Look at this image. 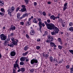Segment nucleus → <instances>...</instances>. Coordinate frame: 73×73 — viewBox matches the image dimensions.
I'll return each instance as SVG.
<instances>
[{
	"instance_id": "f257e3e1",
	"label": "nucleus",
	"mask_w": 73,
	"mask_h": 73,
	"mask_svg": "<svg viewBox=\"0 0 73 73\" xmlns=\"http://www.w3.org/2000/svg\"><path fill=\"white\" fill-rule=\"evenodd\" d=\"M44 23L47 28V29L50 30L53 29L56 33H58L59 31V29L57 27H54V25L52 23H48L46 21H44Z\"/></svg>"
},
{
	"instance_id": "f03ea898",
	"label": "nucleus",
	"mask_w": 73,
	"mask_h": 73,
	"mask_svg": "<svg viewBox=\"0 0 73 73\" xmlns=\"http://www.w3.org/2000/svg\"><path fill=\"white\" fill-rule=\"evenodd\" d=\"M38 21H39V26L40 29H39L41 31V29L42 28V21L40 18H38L37 19Z\"/></svg>"
},
{
	"instance_id": "7ed1b4c3",
	"label": "nucleus",
	"mask_w": 73,
	"mask_h": 73,
	"mask_svg": "<svg viewBox=\"0 0 73 73\" xmlns=\"http://www.w3.org/2000/svg\"><path fill=\"white\" fill-rule=\"evenodd\" d=\"M38 62V61H37V60L35 59L32 60L31 62V64L34 65H35Z\"/></svg>"
},
{
	"instance_id": "20e7f679",
	"label": "nucleus",
	"mask_w": 73,
	"mask_h": 73,
	"mask_svg": "<svg viewBox=\"0 0 73 73\" xmlns=\"http://www.w3.org/2000/svg\"><path fill=\"white\" fill-rule=\"evenodd\" d=\"M19 42L18 40H17L16 42L11 43L10 44H8V46H10V47H13L14 45H17V42Z\"/></svg>"
},
{
	"instance_id": "39448f33",
	"label": "nucleus",
	"mask_w": 73,
	"mask_h": 73,
	"mask_svg": "<svg viewBox=\"0 0 73 73\" xmlns=\"http://www.w3.org/2000/svg\"><path fill=\"white\" fill-rule=\"evenodd\" d=\"M0 38L2 40H5L6 38V37L5 36V35L3 34H1L0 35Z\"/></svg>"
},
{
	"instance_id": "423d86ee",
	"label": "nucleus",
	"mask_w": 73,
	"mask_h": 73,
	"mask_svg": "<svg viewBox=\"0 0 73 73\" xmlns=\"http://www.w3.org/2000/svg\"><path fill=\"white\" fill-rule=\"evenodd\" d=\"M18 62V59H17L16 61L15 62V63L14 64V69H16V67H17L18 68H19V65L17 64Z\"/></svg>"
},
{
	"instance_id": "0eeeda50",
	"label": "nucleus",
	"mask_w": 73,
	"mask_h": 73,
	"mask_svg": "<svg viewBox=\"0 0 73 73\" xmlns=\"http://www.w3.org/2000/svg\"><path fill=\"white\" fill-rule=\"evenodd\" d=\"M50 19H52L53 20H55L56 19H59V17H55V16H54V15H52L50 17Z\"/></svg>"
},
{
	"instance_id": "6e6552de",
	"label": "nucleus",
	"mask_w": 73,
	"mask_h": 73,
	"mask_svg": "<svg viewBox=\"0 0 73 73\" xmlns=\"http://www.w3.org/2000/svg\"><path fill=\"white\" fill-rule=\"evenodd\" d=\"M31 18H30L29 19V21L26 22V26H29L31 25Z\"/></svg>"
},
{
	"instance_id": "1a4fd4ad",
	"label": "nucleus",
	"mask_w": 73,
	"mask_h": 73,
	"mask_svg": "<svg viewBox=\"0 0 73 73\" xmlns=\"http://www.w3.org/2000/svg\"><path fill=\"white\" fill-rule=\"evenodd\" d=\"M10 55L12 57H14L16 55V52L15 51H13L11 52Z\"/></svg>"
},
{
	"instance_id": "9d476101",
	"label": "nucleus",
	"mask_w": 73,
	"mask_h": 73,
	"mask_svg": "<svg viewBox=\"0 0 73 73\" xmlns=\"http://www.w3.org/2000/svg\"><path fill=\"white\" fill-rule=\"evenodd\" d=\"M67 5H68V3H65L64 5L63 10L64 11H65L66 9H67Z\"/></svg>"
},
{
	"instance_id": "9b49d317",
	"label": "nucleus",
	"mask_w": 73,
	"mask_h": 73,
	"mask_svg": "<svg viewBox=\"0 0 73 73\" xmlns=\"http://www.w3.org/2000/svg\"><path fill=\"white\" fill-rule=\"evenodd\" d=\"M28 14L27 13H26L25 14H24L22 17H20V19H23L25 16H28Z\"/></svg>"
},
{
	"instance_id": "f8f14e48",
	"label": "nucleus",
	"mask_w": 73,
	"mask_h": 73,
	"mask_svg": "<svg viewBox=\"0 0 73 73\" xmlns=\"http://www.w3.org/2000/svg\"><path fill=\"white\" fill-rule=\"evenodd\" d=\"M25 58H25V57L23 56L20 58V60H21L22 61H25Z\"/></svg>"
},
{
	"instance_id": "ddd939ff",
	"label": "nucleus",
	"mask_w": 73,
	"mask_h": 73,
	"mask_svg": "<svg viewBox=\"0 0 73 73\" xmlns=\"http://www.w3.org/2000/svg\"><path fill=\"white\" fill-rule=\"evenodd\" d=\"M10 29L12 30V31H14V30H15V29H16V27L13 26V25H11Z\"/></svg>"
},
{
	"instance_id": "4468645a",
	"label": "nucleus",
	"mask_w": 73,
	"mask_h": 73,
	"mask_svg": "<svg viewBox=\"0 0 73 73\" xmlns=\"http://www.w3.org/2000/svg\"><path fill=\"white\" fill-rule=\"evenodd\" d=\"M12 10H11V9H9L7 10V12H8V15H10L13 12Z\"/></svg>"
},
{
	"instance_id": "2eb2a0df",
	"label": "nucleus",
	"mask_w": 73,
	"mask_h": 73,
	"mask_svg": "<svg viewBox=\"0 0 73 73\" xmlns=\"http://www.w3.org/2000/svg\"><path fill=\"white\" fill-rule=\"evenodd\" d=\"M35 33V31L33 30H32L31 31L30 33L31 35H34Z\"/></svg>"
},
{
	"instance_id": "dca6fc26",
	"label": "nucleus",
	"mask_w": 73,
	"mask_h": 73,
	"mask_svg": "<svg viewBox=\"0 0 73 73\" xmlns=\"http://www.w3.org/2000/svg\"><path fill=\"white\" fill-rule=\"evenodd\" d=\"M11 40L13 42H17V40H18L15 39L14 38L12 37L11 38Z\"/></svg>"
},
{
	"instance_id": "f3484780",
	"label": "nucleus",
	"mask_w": 73,
	"mask_h": 73,
	"mask_svg": "<svg viewBox=\"0 0 73 73\" xmlns=\"http://www.w3.org/2000/svg\"><path fill=\"white\" fill-rule=\"evenodd\" d=\"M21 12H25L27 11V9L26 8H22L21 9Z\"/></svg>"
},
{
	"instance_id": "a211bd4d",
	"label": "nucleus",
	"mask_w": 73,
	"mask_h": 73,
	"mask_svg": "<svg viewBox=\"0 0 73 73\" xmlns=\"http://www.w3.org/2000/svg\"><path fill=\"white\" fill-rule=\"evenodd\" d=\"M48 37L49 39H52V40H53V39H54V38H53V36H50L49 35L48 36Z\"/></svg>"
},
{
	"instance_id": "6ab92c4d",
	"label": "nucleus",
	"mask_w": 73,
	"mask_h": 73,
	"mask_svg": "<svg viewBox=\"0 0 73 73\" xmlns=\"http://www.w3.org/2000/svg\"><path fill=\"white\" fill-rule=\"evenodd\" d=\"M0 5L1 6H3L4 5V2L3 1H0Z\"/></svg>"
},
{
	"instance_id": "aec40b11",
	"label": "nucleus",
	"mask_w": 73,
	"mask_h": 73,
	"mask_svg": "<svg viewBox=\"0 0 73 73\" xmlns=\"http://www.w3.org/2000/svg\"><path fill=\"white\" fill-rule=\"evenodd\" d=\"M33 22H34V23H37V20H36V19L35 18L33 19Z\"/></svg>"
},
{
	"instance_id": "412c9836",
	"label": "nucleus",
	"mask_w": 73,
	"mask_h": 73,
	"mask_svg": "<svg viewBox=\"0 0 73 73\" xmlns=\"http://www.w3.org/2000/svg\"><path fill=\"white\" fill-rule=\"evenodd\" d=\"M69 30L71 32H73V27H71L70 28H69Z\"/></svg>"
},
{
	"instance_id": "4be33fe9",
	"label": "nucleus",
	"mask_w": 73,
	"mask_h": 73,
	"mask_svg": "<svg viewBox=\"0 0 73 73\" xmlns=\"http://www.w3.org/2000/svg\"><path fill=\"white\" fill-rule=\"evenodd\" d=\"M51 35H56V32H55V31H53L51 33Z\"/></svg>"
},
{
	"instance_id": "5701e85b",
	"label": "nucleus",
	"mask_w": 73,
	"mask_h": 73,
	"mask_svg": "<svg viewBox=\"0 0 73 73\" xmlns=\"http://www.w3.org/2000/svg\"><path fill=\"white\" fill-rule=\"evenodd\" d=\"M28 52L27 51V52H26L25 53H23V55L24 56H26L27 55V54H28Z\"/></svg>"
},
{
	"instance_id": "b1692460",
	"label": "nucleus",
	"mask_w": 73,
	"mask_h": 73,
	"mask_svg": "<svg viewBox=\"0 0 73 73\" xmlns=\"http://www.w3.org/2000/svg\"><path fill=\"white\" fill-rule=\"evenodd\" d=\"M53 61L55 62H56V63H57L58 62V61H57V59H56L55 58H54V60H53Z\"/></svg>"
},
{
	"instance_id": "393cba45",
	"label": "nucleus",
	"mask_w": 73,
	"mask_h": 73,
	"mask_svg": "<svg viewBox=\"0 0 73 73\" xmlns=\"http://www.w3.org/2000/svg\"><path fill=\"white\" fill-rule=\"evenodd\" d=\"M24 64V62H21L20 63V65H23Z\"/></svg>"
},
{
	"instance_id": "a878e982",
	"label": "nucleus",
	"mask_w": 73,
	"mask_h": 73,
	"mask_svg": "<svg viewBox=\"0 0 73 73\" xmlns=\"http://www.w3.org/2000/svg\"><path fill=\"white\" fill-rule=\"evenodd\" d=\"M69 52L70 53L72 54H73V50H69Z\"/></svg>"
},
{
	"instance_id": "bb28decb",
	"label": "nucleus",
	"mask_w": 73,
	"mask_h": 73,
	"mask_svg": "<svg viewBox=\"0 0 73 73\" xmlns=\"http://www.w3.org/2000/svg\"><path fill=\"white\" fill-rule=\"evenodd\" d=\"M58 21L59 22H60V23H62V19L60 18L58 20Z\"/></svg>"
},
{
	"instance_id": "cd10ccee",
	"label": "nucleus",
	"mask_w": 73,
	"mask_h": 73,
	"mask_svg": "<svg viewBox=\"0 0 73 73\" xmlns=\"http://www.w3.org/2000/svg\"><path fill=\"white\" fill-rule=\"evenodd\" d=\"M58 48L59 49H61L62 48V46L60 45H59L58 46Z\"/></svg>"
},
{
	"instance_id": "c85d7f7f",
	"label": "nucleus",
	"mask_w": 73,
	"mask_h": 73,
	"mask_svg": "<svg viewBox=\"0 0 73 73\" xmlns=\"http://www.w3.org/2000/svg\"><path fill=\"white\" fill-rule=\"evenodd\" d=\"M20 13L17 14V17L18 19H19V18H20Z\"/></svg>"
},
{
	"instance_id": "c756f323",
	"label": "nucleus",
	"mask_w": 73,
	"mask_h": 73,
	"mask_svg": "<svg viewBox=\"0 0 73 73\" xmlns=\"http://www.w3.org/2000/svg\"><path fill=\"white\" fill-rule=\"evenodd\" d=\"M50 61H53V57H50Z\"/></svg>"
},
{
	"instance_id": "7c9ffc66",
	"label": "nucleus",
	"mask_w": 73,
	"mask_h": 73,
	"mask_svg": "<svg viewBox=\"0 0 73 73\" xmlns=\"http://www.w3.org/2000/svg\"><path fill=\"white\" fill-rule=\"evenodd\" d=\"M69 26H70V27H71V26H72V25H73V23L72 22L69 23Z\"/></svg>"
},
{
	"instance_id": "2f4dec72",
	"label": "nucleus",
	"mask_w": 73,
	"mask_h": 73,
	"mask_svg": "<svg viewBox=\"0 0 73 73\" xmlns=\"http://www.w3.org/2000/svg\"><path fill=\"white\" fill-rule=\"evenodd\" d=\"M58 42H61V41H62L61 39L60 38H58Z\"/></svg>"
},
{
	"instance_id": "473e14b6",
	"label": "nucleus",
	"mask_w": 73,
	"mask_h": 73,
	"mask_svg": "<svg viewBox=\"0 0 73 73\" xmlns=\"http://www.w3.org/2000/svg\"><path fill=\"white\" fill-rule=\"evenodd\" d=\"M34 71H35V70L34 69H31L30 70V72H31V73H33V72H34Z\"/></svg>"
},
{
	"instance_id": "72a5a7b5",
	"label": "nucleus",
	"mask_w": 73,
	"mask_h": 73,
	"mask_svg": "<svg viewBox=\"0 0 73 73\" xmlns=\"http://www.w3.org/2000/svg\"><path fill=\"white\" fill-rule=\"evenodd\" d=\"M21 71H22V72H24V71H25V68H21Z\"/></svg>"
},
{
	"instance_id": "f704fd0d",
	"label": "nucleus",
	"mask_w": 73,
	"mask_h": 73,
	"mask_svg": "<svg viewBox=\"0 0 73 73\" xmlns=\"http://www.w3.org/2000/svg\"><path fill=\"white\" fill-rule=\"evenodd\" d=\"M1 12H5V11H4V9L2 8L1 9Z\"/></svg>"
},
{
	"instance_id": "c9c22d12",
	"label": "nucleus",
	"mask_w": 73,
	"mask_h": 73,
	"mask_svg": "<svg viewBox=\"0 0 73 73\" xmlns=\"http://www.w3.org/2000/svg\"><path fill=\"white\" fill-rule=\"evenodd\" d=\"M11 11H14L15 10V7L13 6H12L11 7Z\"/></svg>"
},
{
	"instance_id": "e433bc0d",
	"label": "nucleus",
	"mask_w": 73,
	"mask_h": 73,
	"mask_svg": "<svg viewBox=\"0 0 73 73\" xmlns=\"http://www.w3.org/2000/svg\"><path fill=\"white\" fill-rule=\"evenodd\" d=\"M29 1V0H25V1L27 4H28V1Z\"/></svg>"
},
{
	"instance_id": "4c0bfd02",
	"label": "nucleus",
	"mask_w": 73,
	"mask_h": 73,
	"mask_svg": "<svg viewBox=\"0 0 73 73\" xmlns=\"http://www.w3.org/2000/svg\"><path fill=\"white\" fill-rule=\"evenodd\" d=\"M42 14L44 16H46V13L44 11L43 12Z\"/></svg>"
},
{
	"instance_id": "58836bf2",
	"label": "nucleus",
	"mask_w": 73,
	"mask_h": 73,
	"mask_svg": "<svg viewBox=\"0 0 73 73\" xmlns=\"http://www.w3.org/2000/svg\"><path fill=\"white\" fill-rule=\"evenodd\" d=\"M0 15H1V16H3V15H4V14L1 12H0Z\"/></svg>"
},
{
	"instance_id": "ea45409f",
	"label": "nucleus",
	"mask_w": 73,
	"mask_h": 73,
	"mask_svg": "<svg viewBox=\"0 0 73 73\" xmlns=\"http://www.w3.org/2000/svg\"><path fill=\"white\" fill-rule=\"evenodd\" d=\"M27 49H28V48H27V47L25 46L24 48V50H27Z\"/></svg>"
},
{
	"instance_id": "a19ab883",
	"label": "nucleus",
	"mask_w": 73,
	"mask_h": 73,
	"mask_svg": "<svg viewBox=\"0 0 73 73\" xmlns=\"http://www.w3.org/2000/svg\"><path fill=\"white\" fill-rule=\"evenodd\" d=\"M26 37L27 38H29V36L28 35V34H26Z\"/></svg>"
},
{
	"instance_id": "79ce46f5",
	"label": "nucleus",
	"mask_w": 73,
	"mask_h": 73,
	"mask_svg": "<svg viewBox=\"0 0 73 73\" xmlns=\"http://www.w3.org/2000/svg\"><path fill=\"white\" fill-rule=\"evenodd\" d=\"M47 21L48 23H50V19L47 20Z\"/></svg>"
},
{
	"instance_id": "37998d69",
	"label": "nucleus",
	"mask_w": 73,
	"mask_h": 73,
	"mask_svg": "<svg viewBox=\"0 0 73 73\" xmlns=\"http://www.w3.org/2000/svg\"><path fill=\"white\" fill-rule=\"evenodd\" d=\"M36 48L37 49H39L40 48V46H37L36 47Z\"/></svg>"
},
{
	"instance_id": "c03bdc74",
	"label": "nucleus",
	"mask_w": 73,
	"mask_h": 73,
	"mask_svg": "<svg viewBox=\"0 0 73 73\" xmlns=\"http://www.w3.org/2000/svg\"><path fill=\"white\" fill-rule=\"evenodd\" d=\"M41 41V39L40 38L37 39V41L38 42H39V41Z\"/></svg>"
},
{
	"instance_id": "a18cd8bd",
	"label": "nucleus",
	"mask_w": 73,
	"mask_h": 73,
	"mask_svg": "<svg viewBox=\"0 0 73 73\" xmlns=\"http://www.w3.org/2000/svg\"><path fill=\"white\" fill-rule=\"evenodd\" d=\"M51 46H54L55 48L56 47V45H55V44L54 43V44L53 45H51Z\"/></svg>"
},
{
	"instance_id": "49530a36",
	"label": "nucleus",
	"mask_w": 73,
	"mask_h": 73,
	"mask_svg": "<svg viewBox=\"0 0 73 73\" xmlns=\"http://www.w3.org/2000/svg\"><path fill=\"white\" fill-rule=\"evenodd\" d=\"M22 7L23 8H25V5H22Z\"/></svg>"
},
{
	"instance_id": "de8ad7c7",
	"label": "nucleus",
	"mask_w": 73,
	"mask_h": 73,
	"mask_svg": "<svg viewBox=\"0 0 73 73\" xmlns=\"http://www.w3.org/2000/svg\"><path fill=\"white\" fill-rule=\"evenodd\" d=\"M51 45H53L54 44V43H53V42H50V44Z\"/></svg>"
},
{
	"instance_id": "09e8293b",
	"label": "nucleus",
	"mask_w": 73,
	"mask_h": 73,
	"mask_svg": "<svg viewBox=\"0 0 73 73\" xmlns=\"http://www.w3.org/2000/svg\"><path fill=\"white\" fill-rule=\"evenodd\" d=\"M20 9V8L19 7H18L17 8V9L16 10V12H18V11Z\"/></svg>"
},
{
	"instance_id": "8fccbe9b",
	"label": "nucleus",
	"mask_w": 73,
	"mask_h": 73,
	"mask_svg": "<svg viewBox=\"0 0 73 73\" xmlns=\"http://www.w3.org/2000/svg\"><path fill=\"white\" fill-rule=\"evenodd\" d=\"M34 6H36L37 5V3L36 2H34Z\"/></svg>"
},
{
	"instance_id": "3c124183",
	"label": "nucleus",
	"mask_w": 73,
	"mask_h": 73,
	"mask_svg": "<svg viewBox=\"0 0 73 73\" xmlns=\"http://www.w3.org/2000/svg\"><path fill=\"white\" fill-rule=\"evenodd\" d=\"M69 65H68L66 66V68L67 69H69Z\"/></svg>"
},
{
	"instance_id": "603ef678",
	"label": "nucleus",
	"mask_w": 73,
	"mask_h": 73,
	"mask_svg": "<svg viewBox=\"0 0 73 73\" xmlns=\"http://www.w3.org/2000/svg\"><path fill=\"white\" fill-rule=\"evenodd\" d=\"M42 25L44 27H45V24L44 23H42Z\"/></svg>"
},
{
	"instance_id": "864d4df0",
	"label": "nucleus",
	"mask_w": 73,
	"mask_h": 73,
	"mask_svg": "<svg viewBox=\"0 0 73 73\" xmlns=\"http://www.w3.org/2000/svg\"><path fill=\"white\" fill-rule=\"evenodd\" d=\"M10 36H11V37H13V33H11V35H10Z\"/></svg>"
},
{
	"instance_id": "5fc2aeb1",
	"label": "nucleus",
	"mask_w": 73,
	"mask_h": 73,
	"mask_svg": "<svg viewBox=\"0 0 73 73\" xmlns=\"http://www.w3.org/2000/svg\"><path fill=\"white\" fill-rule=\"evenodd\" d=\"M24 22H21V25H24Z\"/></svg>"
},
{
	"instance_id": "6e6d98bb",
	"label": "nucleus",
	"mask_w": 73,
	"mask_h": 73,
	"mask_svg": "<svg viewBox=\"0 0 73 73\" xmlns=\"http://www.w3.org/2000/svg\"><path fill=\"white\" fill-rule=\"evenodd\" d=\"M13 73H16V70H15V69H13Z\"/></svg>"
},
{
	"instance_id": "4d7b16f0",
	"label": "nucleus",
	"mask_w": 73,
	"mask_h": 73,
	"mask_svg": "<svg viewBox=\"0 0 73 73\" xmlns=\"http://www.w3.org/2000/svg\"><path fill=\"white\" fill-rule=\"evenodd\" d=\"M26 61L27 62L29 61V59L27 58L26 60Z\"/></svg>"
},
{
	"instance_id": "13d9d810",
	"label": "nucleus",
	"mask_w": 73,
	"mask_h": 73,
	"mask_svg": "<svg viewBox=\"0 0 73 73\" xmlns=\"http://www.w3.org/2000/svg\"><path fill=\"white\" fill-rule=\"evenodd\" d=\"M70 70H72L73 71V66H72V68H70Z\"/></svg>"
},
{
	"instance_id": "bf43d9fd",
	"label": "nucleus",
	"mask_w": 73,
	"mask_h": 73,
	"mask_svg": "<svg viewBox=\"0 0 73 73\" xmlns=\"http://www.w3.org/2000/svg\"><path fill=\"white\" fill-rule=\"evenodd\" d=\"M49 41L50 42H51L52 41H53V40L51 39L50 40H49Z\"/></svg>"
},
{
	"instance_id": "052dcab7",
	"label": "nucleus",
	"mask_w": 73,
	"mask_h": 73,
	"mask_svg": "<svg viewBox=\"0 0 73 73\" xmlns=\"http://www.w3.org/2000/svg\"><path fill=\"white\" fill-rule=\"evenodd\" d=\"M48 4H51V2L50 1H49L48 2Z\"/></svg>"
},
{
	"instance_id": "680f3d73",
	"label": "nucleus",
	"mask_w": 73,
	"mask_h": 73,
	"mask_svg": "<svg viewBox=\"0 0 73 73\" xmlns=\"http://www.w3.org/2000/svg\"><path fill=\"white\" fill-rule=\"evenodd\" d=\"M20 71H21V70L19 69L18 70H17V72H20Z\"/></svg>"
},
{
	"instance_id": "e2e57ef3",
	"label": "nucleus",
	"mask_w": 73,
	"mask_h": 73,
	"mask_svg": "<svg viewBox=\"0 0 73 73\" xmlns=\"http://www.w3.org/2000/svg\"><path fill=\"white\" fill-rule=\"evenodd\" d=\"M59 64H61V63H62V61H59Z\"/></svg>"
},
{
	"instance_id": "0e129e2a",
	"label": "nucleus",
	"mask_w": 73,
	"mask_h": 73,
	"mask_svg": "<svg viewBox=\"0 0 73 73\" xmlns=\"http://www.w3.org/2000/svg\"><path fill=\"white\" fill-rule=\"evenodd\" d=\"M2 57V56L1 55V53H0V58H1Z\"/></svg>"
},
{
	"instance_id": "69168bd1",
	"label": "nucleus",
	"mask_w": 73,
	"mask_h": 73,
	"mask_svg": "<svg viewBox=\"0 0 73 73\" xmlns=\"http://www.w3.org/2000/svg\"><path fill=\"white\" fill-rule=\"evenodd\" d=\"M60 42L61 45H62V41H61Z\"/></svg>"
},
{
	"instance_id": "338daca9",
	"label": "nucleus",
	"mask_w": 73,
	"mask_h": 73,
	"mask_svg": "<svg viewBox=\"0 0 73 73\" xmlns=\"http://www.w3.org/2000/svg\"><path fill=\"white\" fill-rule=\"evenodd\" d=\"M70 73H73V71L72 70H70Z\"/></svg>"
},
{
	"instance_id": "774afa93",
	"label": "nucleus",
	"mask_w": 73,
	"mask_h": 73,
	"mask_svg": "<svg viewBox=\"0 0 73 73\" xmlns=\"http://www.w3.org/2000/svg\"><path fill=\"white\" fill-rule=\"evenodd\" d=\"M3 29H5V27H3Z\"/></svg>"
}]
</instances>
